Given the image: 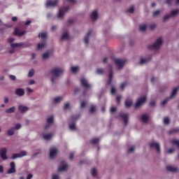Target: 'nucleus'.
<instances>
[{"mask_svg": "<svg viewBox=\"0 0 179 179\" xmlns=\"http://www.w3.org/2000/svg\"><path fill=\"white\" fill-rule=\"evenodd\" d=\"M92 33V30H90L84 38L85 43L87 45L89 43V37L90 36L91 34Z\"/></svg>", "mask_w": 179, "mask_h": 179, "instance_id": "4be33fe9", "label": "nucleus"}, {"mask_svg": "<svg viewBox=\"0 0 179 179\" xmlns=\"http://www.w3.org/2000/svg\"><path fill=\"white\" fill-rule=\"evenodd\" d=\"M45 46V43H38L37 48L38 50H42V48H44Z\"/></svg>", "mask_w": 179, "mask_h": 179, "instance_id": "4c0bfd02", "label": "nucleus"}, {"mask_svg": "<svg viewBox=\"0 0 179 179\" xmlns=\"http://www.w3.org/2000/svg\"><path fill=\"white\" fill-rule=\"evenodd\" d=\"M64 109H68L69 108V103H67L64 105Z\"/></svg>", "mask_w": 179, "mask_h": 179, "instance_id": "69168bd1", "label": "nucleus"}, {"mask_svg": "<svg viewBox=\"0 0 179 179\" xmlns=\"http://www.w3.org/2000/svg\"><path fill=\"white\" fill-rule=\"evenodd\" d=\"M179 87L175 88L171 94V96L169 97L170 99H172L173 96H175L178 91Z\"/></svg>", "mask_w": 179, "mask_h": 179, "instance_id": "cd10ccee", "label": "nucleus"}, {"mask_svg": "<svg viewBox=\"0 0 179 179\" xmlns=\"http://www.w3.org/2000/svg\"><path fill=\"white\" fill-rule=\"evenodd\" d=\"M18 110L20 111L22 114L24 113H27V111H29V107L24 106L23 105H20L18 106Z\"/></svg>", "mask_w": 179, "mask_h": 179, "instance_id": "6ab92c4d", "label": "nucleus"}, {"mask_svg": "<svg viewBox=\"0 0 179 179\" xmlns=\"http://www.w3.org/2000/svg\"><path fill=\"white\" fill-rule=\"evenodd\" d=\"M60 164H61V165H62V166L59 167V168L57 169V171H58L59 172L65 171L68 170V168L69 167V166L65 164H66L65 161H62V162H60Z\"/></svg>", "mask_w": 179, "mask_h": 179, "instance_id": "ddd939ff", "label": "nucleus"}, {"mask_svg": "<svg viewBox=\"0 0 179 179\" xmlns=\"http://www.w3.org/2000/svg\"><path fill=\"white\" fill-rule=\"evenodd\" d=\"M150 147L152 148H155L159 153L160 152V147L159 144L155 142H152L150 144Z\"/></svg>", "mask_w": 179, "mask_h": 179, "instance_id": "f3484780", "label": "nucleus"}, {"mask_svg": "<svg viewBox=\"0 0 179 179\" xmlns=\"http://www.w3.org/2000/svg\"><path fill=\"white\" fill-rule=\"evenodd\" d=\"M31 178H33V174L29 173V174L27 176V179H31Z\"/></svg>", "mask_w": 179, "mask_h": 179, "instance_id": "0e129e2a", "label": "nucleus"}, {"mask_svg": "<svg viewBox=\"0 0 179 179\" xmlns=\"http://www.w3.org/2000/svg\"><path fill=\"white\" fill-rule=\"evenodd\" d=\"M127 85H128V83L127 82L123 83L121 84L120 88L122 90H123Z\"/></svg>", "mask_w": 179, "mask_h": 179, "instance_id": "a18cd8bd", "label": "nucleus"}, {"mask_svg": "<svg viewBox=\"0 0 179 179\" xmlns=\"http://www.w3.org/2000/svg\"><path fill=\"white\" fill-rule=\"evenodd\" d=\"M14 34L15 36H19L20 37H22V36H24V34H26V31H20L19 29H15L14 30Z\"/></svg>", "mask_w": 179, "mask_h": 179, "instance_id": "aec40b11", "label": "nucleus"}, {"mask_svg": "<svg viewBox=\"0 0 179 179\" xmlns=\"http://www.w3.org/2000/svg\"><path fill=\"white\" fill-rule=\"evenodd\" d=\"M51 73L53 75V77L52 78V83H55V79L64 73V69L61 68H55L51 71Z\"/></svg>", "mask_w": 179, "mask_h": 179, "instance_id": "f257e3e1", "label": "nucleus"}, {"mask_svg": "<svg viewBox=\"0 0 179 179\" xmlns=\"http://www.w3.org/2000/svg\"><path fill=\"white\" fill-rule=\"evenodd\" d=\"M28 76H29V78H32V76H34V70L33 69L29 70V71L28 73Z\"/></svg>", "mask_w": 179, "mask_h": 179, "instance_id": "473e14b6", "label": "nucleus"}, {"mask_svg": "<svg viewBox=\"0 0 179 179\" xmlns=\"http://www.w3.org/2000/svg\"><path fill=\"white\" fill-rule=\"evenodd\" d=\"M178 13H179V10H178V9H176V10H174L171 11V15H166V16L164 17V22L166 21V20H169L171 17L176 16V15H177Z\"/></svg>", "mask_w": 179, "mask_h": 179, "instance_id": "9b49d317", "label": "nucleus"}, {"mask_svg": "<svg viewBox=\"0 0 179 179\" xmlns=\"http://www.w3.org/2000/svg\"><path fill=\"white\" fill-rule=\"evenodd\" d=\"M24 45V43H11L10 47L13 48V49L10 50L9 52L10 54H13L15 52V49L17 48V47H23Z\"/></svg>", "mask_w": 179, "mask_h": 179, "instance_id": "0eeeda50", "label": "nucleus"}, {"mask_svg": "<svg viewBox=\"0 0 179 179\" xmlns=\"http://www.w3.org/2000/svg\"><path fill=\"white\" fill-rule=\"evenodd\" d=\"M148 61V59H143V58H141V62H140V64H144V63H146Z\"/></svg>", "mask_w": 179, "mask_h": 179, "instance_id": "8fccbe9b", "label": "nucleus"}, {"mask_svg": "<svg viewBox=\"0 0 179 179\" xmlns=\"http://www.w3.org/2000/svg\"><path fill=\"white\" fill-rule=\"evenodd\" d=\"M52 179H59V176H58L57 175H54L52 176Z\"/></svg>", "mask_w": 179, "mask_h": 179, "instance_id": "338daca9", "label": "nucleus"}, {"mask_svg": "<svg viewBox=\"0 0 179 179\" xmlns=\"http://www.w3.org/2000/svg\"><path fill=\"white\" fill-rule=\"evenodd\" d=\"M96 73L100 75H103L104 73V69H98L96 71Z\"/></svg>", "mask_w": 179, "mask_h": 179, "instance_id": "c9c22d12", "label": "nucleus"}, {"mask_svg": "<svg viewBox=\"0 0 179 179\" xmlns=\"http://www.w3.org/2000/svg\"><path fill=\"white\" fill-rule=\"evenodd\" d=\"M116 110H117V108L115 107H112L110 108V112L113 113L115 112Z\"/></svg>", "mask_w": 179, "mask_h": 179, "instance_id": "680f3d73", "label": "nucleus"}, {"mask_svg": "<svg viewBox=\"0 0 179 179\" xmlns=\"http://www.w3.org/2000/svg\"><path fill=\"white\" fill-rule=\"evenodd\" d=\"M116 100L117 101V103L120 104V100H121V96H117L116 98Z\"/></svg>", "mask_w": 179, "mask_h": 179, "instance_id": "bf43d9fd", "label": "nucleus"}, {"mask_svg": "<svg viewBox=\"0 0 179 179\" xmlns=\"http://www.w3.org/2000/svg\"><path fill=\"white\" fill-rule=\"evenodd\" d=\"M16 96H20V97H22V96H24V89L23 88H17L15 92Z\"/></svg>", "mask_w": 179, "mask_h": 179, "instance_id": "2eb2a0df", "label": "nucleus"}, {"mask_svg": "<svg viewBox=\"0 0 179 179\" xmlns=\"http://www.w3.org/2000/svg\"><path fill=\"white\" fill-rule=\"evenodd\" d=\"M69 128L71 130H76V125L75 123L69 124Z\"/></svg>", "mask_w": 179, "mask_h": 179, "instance_id": "ea45409f", "label": "nucleus"}, {"mask_svg": "<svg viewBox=\"0 0 179 179\" xmlns=\"http://www.w3.org/2000/svg\"><path fill=\"white\" fill-rule=\"evenodd\" d=\"M58 155V150L56 148H50V157L51 159L55 158Z\"/></svg>", "mask_w": 179, "mask_h": 179, "instance_id": "6e6552de", "label": "nucleus"}, {"mask_svg": "<svg viewBox=\"0 0 179 179\" xmlns=\"http://www.w3.org/2000/svg\"><path fill=\"white\" fill-rule=\"evenodd\" d=\"M146 29H147V26H146V24H143V25H141V27H140V31H145V30H146Z\"/></svg>", "mask_w": 179, "mask_h": 179, "instance_id": "58836bf2", "label": "nucleus"}, {"mask_svg": "<svg viewBox=\"0 0 179 179\" xmlns=\"http://www.w3.org/2000/svg\"><path fill=\"white\" fill-rule=\"evenodd\" d=\"M7 152L8 150L5 148L0 149V157L3 160H8V157L6 156Z\"/></svg>", "mask_w": 179, "mask_h": 179, "instance_id": "1a4fd4ad", "label": "nucleus"}, {"mask_svg": "<svg viewBox=\"0 0 179 179\" xmlns=\"http://www.w3.org/2000/svg\"><path fill=\"white\" fill-rule=\"evenodd\" d=\"M52 54V51H46L45 52V59L50 57L51 55Z\"/></svg>", "mask_w": 179, "mask_h": 179, "instance_id": "a19ab883", "label": "nucleus"}, {"mask_svg": "<svg viewBox=\"0 0 179 179\" xmlns=\"http://www.w3.org/2000/svg\"><path fill=\"white\" fill-rule=\"evenodd\" d=\"M15 110H16V108H15V106H13L8 109H6V113L7 114H12V113H13Z\"/></svg>", "mask_w": 179, "mask_h": 179, "instance_id": "b1692460", "label": "nucleus"}, {"mask_svg": "<svg viewBox=\"0 0 179 179\" xmlns=\"http://www.w3.org/2000/svg\"><path fill=\"white\" fill-rule=\"evenodd\" d=\"M164 124H169L170 123V120L168 117H164Z\"/></svg>", "mask_w": 179, "mask_h": 179, "instance_id": "79ce46f5", "label": "nucleus"}, {"mask_svg": "<svg viewBox=\"0 0 179 179\" xmlns=\"http://www.w3.org/2000/svg\"><path fill=\"white\" fill-rule=\"evenodd\" d=\"M134 11V8L132 6L129 10H127L126 12L129 13H133Z\"/></svg>", "mask_w": 179, "mask_h": 179, "instance_id": "49530a36", "label": "nucleus"}, {"mask_svg": "<svg viewBox=\"0 0 179 179\" xmlns=\"http://www.w3.org/2000/svg\"><path fill=\"white\" fill-rule=\"evenodd\" d=\"M22 128V124L20 123H18L15 125L14 129H20Z\"/></svg>", "mask_w": 179, "mask_h": 179, "instance_id": "de8ad7c7", "label": "nucleus"}, {"mask_svg": "<svg viewBox=\"0 0 179 179\" xmlns=\"http://www.w3.org/2000/svg\"><path fill=\"white\" fill-rule=\"evenodd\" d=\"M10 79L11 80H16V76H13V75H10Z\"/></svg>", "mask_w": 179, "mask_h": 179, "instance_id": "13d9d810", "label": "nucleus"}, {"mask_svg": "<svg viewBox=\"0 0 179 179\" xmlns=\"http://www.w3.org/2000/svg\"><path fill=\"white\" fill-rule=\"evenodd\" d=\"M149 119V117L147 115H143L141 116V120L143 123H146Z\"/></svg>", "mask_w": 179, "mask_h": 179, "instance_id": "bb28decb", "label": "nucleus"}, {"mask_svg": "<svg viewBox=\"0 0 179 179\" xmlns=\"http://www.w3.org/2000/svg\"><path fill=\"white\" fill-rule=\"evenodd\" d=\"M169 99H170V97H169V98L165 99L164 101H163L162 103V105L164 106Z\"/></svg>", "mask_w": 179, "mask_h": 179, "instance_id": "864d4df0", "label": "nucleus"}, {"mask_svg": "<svg viewBox=\"0 0 179 179\" xmlns=\"http://www.w3.org/2000/svg\"><path fill=\"white\" fill-rule=\"evenodd\" d=\"M10 169L7 171V174H13V173H16V164L15 162H11L10 163Z\"/></svg>", "mask_w": 179, "mask_h": 179, "instance_id": "39448f33", "label": "nucleus"}, {"mask_svg": "<svg viewBox=\"0 0 179 179\" xmlns=\"http://www.w3.org/2000/svg\"><path fill=\"white\" fill-rule=\"evenodd\" d=\"M120 116L124 120V124L127 125L128 123V114L122 113Z\"/></svg>", "mask_w": 179, "mask_h": 179, "instance_id": "412c9836", "label": "nucleus"}, {"mask_svg": "<svg viewBox=\"0 0 179 179\" xmlns=\"http://www.w3.org/2000/svg\"><path fill=\"white\" fill-rule=\"evenodd\" d=\"M13 41H15V38H9L8 39V42L10 43H13Z\"/></svg>", "mask_w": 179, "mask_h": 179, "instance_id": "5fc2aeb1", "label": "nucleus"}, {"mask_svg": "<svg viewBox=\"0 0 179 179\" xmlns=\"http://www.w3.org/2000/svg\"><path fill=\"white\" fill-rule=\"evenodd\" d=\"M27 152L26 151H21L20 153H15L13 154L10 159L11 160H15L16 159L24 157V156H27Z\"/></svg>", "mask_w": 179, "mask_h": 179, "instance_id": "7ed1b4c3", "label": "nucleus"}, {"mask_svg": "<svg viewBox=\"0 0 179 179\" xmlns=\"http://www.w3.org/2000/svg\"><path fill=\"white\" fill-rule=\"evenodd\" d=\"M95 110H96L95 107L94 106H92L91 108H90V113H93L95 112Z\"/></svg>", "mask_w": 179, "mask_h": 179, "instance_id": "603ef678", "label": "nucleus"}, {"mask_svg": "<svg viewBox=\"0 0 179 179\" xmlns=\"http://www.w3.org/2000/svg\"><path fill=\"white\" fill-rule=\"evenodd\" d=\"M166 169L169 171H171V172H177L178 171V169L177 168H174L171 166H168L166 167Z\"/></svg>", "mask_w": 179, "mask_h": 179, "instance_id": "a878e982", "label": "nucleus"}, {"mask_svg": "<svg viewBox=\"0 0 179 179\" xmlns=\"http://www.w3.org/2000/svg\"><path fill=\"white\" fill-rule=\"evenodd\" d=\"M162 38H157V40L156 41L155 43H154L153 45H149L148 47V48L149 50H155V49H158L160 45L162 44Z\"/></svg>", "mask_w": 179, "mask_h": 179, "instance_id": "f03ea898", "label": "nucleus"}, {"mask_svg": "<svg viewBox=\"0 0 179 179\" xmlns=\"http://www.w3.org/2000/svg\"><path fill=\"white\" fill-rule=\"evenodd\" d=\"M114 62L119 69H121L127 62L126 59H115Z\"/></svg>", "mask_w": 179, "mask_h": 179, "instance_id": "20e7f679", "label": "nucleus"}, {"mask_svg": "<svg viewBox=\"0 0 179 179\" xmlns=\"http://www.w3.org/2000/svg\"><path fill=\"white\" fill-rule=\"evenodd\" d=\"M58 4V0L48 1L46 3V6L48 7H55Z\"/></svg>", "mask_w": 179, "mask_h": 179, "instance_id": "a211bd4d", "label": "nucleus"}, {"mask_svg": "<svg viewBox=\"0 0 179 179\" xmlns=\"http://www.w3.org/2000/svg\"><path fill=\"white\" fill-rule=\"evenodd\" d=\"M7 134L8 136H13V135H15V128L8 130Z\"/></svg>", "mask_w": 179, "mask_h": 179, "instance_id": "393cba45", "label": "nucleus"}, {"mask_svg": "<svg viewBox=\"0 0 179 179\" xmlns=\"http://www.w3.org/2000/svg\"><path fill=\"white\" fill-rule=\"evenodd\" d=\"M159 14H160V11L159 10H157V11L154 12L153 16H157Z\"/></svg>", "mask_w": 179, "mask_h": 179, "instance_id": "6e6d98bb", "label": "nucleus"}, {"mask_svg": "<svg viewBox=\"0 0 179 179\" xmlns=\"http://www.w3.org/2000/svg\"><path fill=\"white\" fill-rule=\"evenodd\" d=\"M179 132V128H176V129H171V131H169V134H174V133H178Z\"/></svg>", "mask_w": 179, "mask_h": 179, "instance_id": "72a5a7b5", "label": "nucleus"}, {"mask_svg": "<svg viewBox=\"0 0 179 179\" xmlns=\"http://www.w3.org/2000/svg\"><path fill=\"white\" fill-rule=\"evenodd\" d=\"M26 90H27L28 94H30V93H33V92H34L33 90H31L30 87H27L26 89Z\"/></svg>", "mask_w": 179, "mask_h": 179, "instance_id": "3c124183", "label": "nucleus"}, {"mask_svg": "<svg viewBox=\"0 0 179 179\" xmlns=\"http://www.w3.org/2000/svg\"><path fill=\"white\" fill-rule=\"evenodd\" d=\"M135 150L134 147H131L129 150H128V152H133L134 150Z\"/></svg>", "mask_w": 179, "mask_h": 179, "instance_id": "4d7b16f0", "label": "nucleus"}, {"mask_svg": "<svg viewBox=\"0 0 179 179\" xmlns=\"http://www.w3.org/2000/svg\"><path fill=\"white\" fill-rule=\"evenodd\" d=\"M146 100H147V98H146L145 96H142L141 98H140V99L137 101L135 107H136V108L140 107L141 105H143L144 103H145Z\"/></svg>", "mask_w": 179, "mask_h": 179, "instance_id": "9d476101", "label": "nucleus"}, {"mask_svg": "<svg viewBox=\"0 0 179 179\" xmlns=\"http://www.w3.org/2000/svg\"><path fill=\"white\" fill-rule=\"evenodd\" d=\"M79 71V67L78 66H73L71 67V71L74 73H76Z\"/></svg>", "mask_w": 179, "mask_h": 179, "instance_id": "e433bc0d", "label": "nucleus"}, {"mask_svg": "<svg viewBox=\"0 0 179 179\" xmlns=\"http://www.w3.org/2000/svg\"><path fill=\"white\" fill-rule=\"evenodd\" d=\"M92 176H95L96 175V171L94 168H93L91 171Z\"/></svg>", "mask_w": 179, "mask_h": 179, "instance_id": "09e8293b", "label": "nucleus"}, {"mask_svg": "<svg viewBox=\"0 0 179 179\" xmlns=\"http://www.w3.org/2000/svg\"><path fill=\"white\" fill-rule=\"evenodd\" d=\"M111 93H112L113 94H115L116 93V90H115V88H114V87H112V88H111Z\"/></svg>", "mask_w": 179, "mask_h": 179, "instance_id": "052dcab7", "label": "nucleus"}, {"mask_svg": "<svg viewBox=\"0 0 179 179\" xmlns=\"http://www.w3.org/2000/svg\"><path fill=\"white\" fill-rule=\"evenodd\" d=\"M53 124H54V116H50L47 119V123H46L45 129H47L48 127H51Z\"/></svg>", "mask_w": 179, "mask_h": 179, "instance_id": "f8f14e48", "label": "nucleus"}, {"mask_svg": "<svg viewBox=\"0 0 179 179\" xmlns=\"http://www.w3.org/2000/svg\"><path fill=\"white\" fill-rule=\"evenodd\" d=\"M80 83L81 85L85 87V89H90L91 88V85L88 84L87 80L85 78H81L80 79Z\"/></svg>", "mask_w": 179, "mask_h": 179, "instance_id": "4468645a", "label": "nucleus"}, {"mask_svg": "<svg viewBox=\"0 0 179 179\" xmlns=\"http://www.w3.org/2000/svg\"><path fill=\"white\" fill-rule=\"evenodd\" d=\"M98 18V13L96 10L93 11L91 15V20L95 21Z\"/></svg>", "mask_w": 179, "mask_h": 179, "instance_id": "5701e85b", "label": "nucleus"}, {"mask_svg": "<svg viewBox=\"0 0 179 179\" xmlns=\"http://www.w3.org/2000/svg\"><path fill=\"white\" fill-rule=\"evenodd\" d=\"M125 103V106H126L127 108H129V107L131 106L132 102H131V101L127 99V100L125 101V103Z\"/></svg>", "mask_w": 179, "mask_h": 179, "instance_id": "f704fd0d", "label": "nucleus"}, {"mask_svg": "<svg viewBox=\"0 0 179 179\" xmlns=\"http://www.w3.org/2000/svg\"><path fill=\"white\" fill-rule=\"evenodd\" d=\"M69 38V34H68V32H66L62 34L61 39L64 40V39H68Z\"/></svg>", "mask_w": 179, "mask_h": 179, "instance_id": "7c9ffc66", "label": "nucleus"}, {"mask_svg": "<svg viewBox=\"0 0 179 179\" xmlns=\"http://www.w3.org/2000/svg\"><path fill=\"white\" fill-rule=\"evenodd\" d=\"M171 143L173 145H176L178 146V148H179V140H175V139H172L171 141Z\"/></svg>", "mask_w": 179, "mask_h": 179, "instance_id": "2f4dec72", "label": "nucleus"}, {"mask_svg": "<svg viewBox=\"0 0 179 179\" xmlns=\"http://www.w3.org/2000/svg\"><path fill=\"white\" fill-rule=\"evenodd\" d=\"M38 37L39 38H43V40H44V38H45V33H42L41 34H38Z\"/></svg>", "mask_w": 179, "mask_h": 179, "instance_id": "c03bdc74", "label": "nucleus"}, {"mask_svg": "<svg viewBox=\"0 0 179 179\" xmlns=\"http://www.w3.org/2000/svg\"><path fill=\"white\" fill-rule=\"evenodd\" d=\"M69 10V7H62L60 8L59 14H58V17L59 18H62L64 17V15L65 14V12H68Z\"/></svg>", "mask_w": 179, "mask_h": 179, "instance_id": "423d86ee", "label": "nucleus"}, {"mask_svg": "<svg viewBox=\"0 0 179 179\" xmlns=\"http://www.w3.org/2000/svg\"><path fill=\"white\" fill-rule=\"evenodd\" d=\"M108 67L110 69V75H109V79L108 80V85H110L111 83H112V79H113V67L110 64H109L108 66Z\"/></svg>", "mask_w": 179, "mask_h": 179, "instance_id": "dca6fc26", "label": "nucleus"}, {"mask_svg": "<svg viewBox=\"0 0 179 179\" xmlns=\"http://www.w3.org/2000/svg\"><path fill=\"white\" fill-rule=\"evenodd\" d=\"M156 27V25L155 24H152L150 25V28L151 30H153Z\"/></svg>", "mask_w": 179, "mask_h": 179, "instance_id": "774afa93", "label": "nucleus"}, {"mask_svg": "<svg viewBox=\"0 0 179 179\" xmlns=\"http://www.w3.org/2000/svg\"><path fill=\"white\" fill-rule=\"evenodd\" d=\"M86 106V103L85 102V101H83L82 103H81V105H80V107L81 108H85Z\"/></svg>", "mask_w": 179, "mask_h": 179, "instance_id": "e2e57ef3", "label": "nucleus"}, {"mask_svg": "<svg viewBox=\"0 0 179 179\" xmlns=\"http://www.w3.org/2000/svg\"><path fill=\"white\" fill-rule=\"evenodd\" d=\"M100 141V139L99 138H94L92 140H91L90 142L91 144L92 145H96L98 143V142Z\"/></svg>", "mask_w": 179, "mask_h": 179, "instance_id": "c756f323", "label": "nucleus"}, {"mask_svg": "<svg viewBox=\"0 0 179 179\" xmlns=\"http://www.w3.org/2000/svg\"><path fill=\"white\" fill-rule=\"evenodd\" d=\"M61 100H62V98L56 97V98L54 99L53 102L54 103H59V101H61Z\"/></svg>", "mask_w": 179, "mask_h": 179, "instance_id": "37998d69", "label": "nucleus"}, {"mask_svg": "<svg viewBox=\"0 0 179 179\" xmlns=\"http://www.w3.org/2000/svg\"><path fill=\"white\" fill-rule=\"evenodd\" d=\"M52 136H54V134H52V133L46 134H45V140L46 141L51 140V138H52Z\"/></svg>", "mask_w": 179, "mask_h": 179, "instance_id": "c85d7f7f", "label": "nucleus"}]
</instances>
